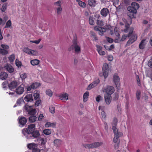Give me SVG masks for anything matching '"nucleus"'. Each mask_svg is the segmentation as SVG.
Returning <instances> with one entry per match:
<instances>
[{"label":"nucleus","mask_w":152,"mask_h":152,"mask_svg":"<svg viewBox=\"0 0 152 152\" xmlns=\"http://www.w3.org/2000/svg\"><path fill=\"white\" fill-rule=\"evenodd\" d=\"M74 49L76 53H79L80 52V47L77 44V42L75 40L73 42V44L71 46L70 49Z\"/></svg>","instance_id":"nucleus-7"},{"label":"nucleus","mask_w":152,"mask_h":152,"mask_svg":"<svg viewBox=\"0 0 152 152\" xmlns=\"http://www.w3.org/2000/svg\"><path fill=\"white\" fill-rule=\"evenodd\" d=\"M50 111L52 113H55V109L54 107H49Z\"/></svg>","instance_id":"nucleus-55"},{"label":"nucleus","mask_w":152,"mask_h":152,"mask_svg":"<svg viewBox=\"0 0 152 152\" xmlns=\"http://www.w3.org/2000/svg\"><path fill=\"white\" fill-rule=\"evenodd\" d=\"M146 44V39H143L142 40L140 43L139 47V48L141 49H144Z\"/></svg>","instance_id":"nucleus-26"},{"label":"nucleus","mask_w":152,"mask_h":152,"mask_svg":"<svg viewBox=\"0 0 152 152\" xmlns=\"http://www.w3.org/2000/svg\"><path fill=\"white\" fill-rule=\"evenodd\" d=\"M28 147L31 149L33 150L37 147V145L35 143H30L27 145Z\"/></svg>","instance_id":"nucleus-34"},{"label":"nucleus","mask_w":152,"mask_h":152,"mask_svg":"<svg viewBox=\"0 0 152 152\" xmlns=\"http://www.w3.org/2000/svg\"><path fill=\"white\" fill-rule=\"evenodd\" d=\"M120 24L122 26H122V28L124 27L125 28H124L123 30H122V31H124L125 32H128L129 28V25L125 24V25H124V24L122 22H120Z\"/></svg>","instance_id":"nucleus-27"},{"label":"nucleus","mask_w":152,"mask_h":152,"mask_svg":"<svg viewBox=\"0 0 152 152\" xmlns=\"http://www.w3.org/2000/svg\"><path fill=\"white\" fill-rule=\"evenodd\" d=\"M94 29L95 31H98L99 34L101 35H103L104 33L106 30V28L99 27L97 26L94 27Z\"/></svg>","instance_id":"nucleus-13"},{"label":"nucleus","mask_w":152,"mask_h":152,"mask_svg":"<svg viewBox=\"0 0 152 152\" xmlns=\"http://www.w3.org/2000/svg\"><path fill=\"white\" fill-rule=\"evenodd\" d=\"M7 4H4L1 8V11L2 12H4L7 9Z\"/></svg>","instance_id":"nucleus-52"},{"label":"nucleus","mask_w":152,"mask_h":152,"mask_svg":"<svg viewBox=\"0 0 152 152\" xmlns=\"http://www.w3.org/2000/svg\"><path fill=\"white\" fill-rule=\"evenodd\" d=\"M99 80L98 78H96L93 83H91L88 86L87 89L88 90H91V89L96 86L99 83Z\"/></svg>","instance_id":"nucleus-9"},{"label":"nucleus","mask_w":152,"mask_h":152,"mask_svg":"<svg viewBox=\"0 0 152 152\" xmlns=\"http://www.w3.org/2000/svg\"><path fill=\"white\" fill-rule=\"evenodd\" d=\"M53 143L56 146L59 147L62 144V141L60 139H56L54 140Z\"/></svg>","instance_id":"nucleus-25"},{"label":"nucleus","mask_w":152,"mask_h":152,"mask_svg":"<svg viewBox=\"0 0 152 152\" xmlns=\"http://www.w3.org/2000/svg\"><path fill=\"white\" fill-rule=\"evenodd\" d=\"M15 91L18 95L22 94L24 91V86L23 85H20L16 88Z\"/></svg>","instance_id":"nucleus-8"},{"label":"nucleus","mask_w":152,"mask_h":152,"mask_svg":"<svg viewBox=\"0 0 152 152\" xmlns=\"http://www.w3.org/2000/svg\"><path fill=\"white\" fill-rule=\"evenodd\" d=\"M131 5L132 7L135 8L136 10L138 9L139 7V4L135 2H132L131 4Z\"/></svg>","instance_id":"nucleus-39"},{"label":"nucleus","mask_w":152,"mask_h":152,"mask_svg":"<svg viewBox=\"0 0 152 152\" xmlns=\"http://www.w3.org/2000/svg\"><path fill=\"white\" fill-rule=\"evenodd\" d=\"M31 64L33 66L38 65L39 63V61L37 59L33 60L31 61Z\"/></svg>","instance_id":"nucleus-36"},{"label":"nucleus","mask_w":152,"mask_h":152,"mask_svg":"<svg viewBox=\"0 0 152 152\" xmlns=\"http://www.w3.org/2000/svg\"><path fill=\"white\" fill-rule=\"evenodd\" d=\"M9 59L10 62H13L15 59L14 55L12 54L9 57Z\"/></svg>","instance_id":"nucleus-49"},{"label":"nucleus","mask_w":152,"mask_h":152,"mask_svg":"<svg viewBox=\"0 0 152 152\" xmlns=\"http://www.w3.org/2000/svg\"><path fill=\"white\" fill-rule=\"evenodd\" d=\"M102 70L108 71V66L107 64L105 63L104 64L102 68Z\"/></svg>","instance_id":"nucleus-46"},{"label":"nucleus","mask_w":152,"mask_h":152,"mask_svg":"<svg viewBox=\"0 0 152 152\" xmlns=\"http://www.w3.org/2000/svg\"><path fill=\"white\" fill-rule=\"evenodd\" d=\"M148 65L149 66L152 68V58L148 61Z\"/></svg>","instance_id":"nucleus-63"},{"label":"nucleus","mask_w":152,"mask_h":152,"mask_svg":"<svg viewBox=\"0 0 152 152\" xmlns=\"http://www.w3.org/2000/svg\"><path fill=\"white\" fill-rule=\"evenodd\" d=\"M35 127V124H31L28 126V127L26 128L28 134H30L32 133V131L34 130Z\"/></svg>","instance_id":"nucleus-19"},{"label":"nucleus","mask_w":152,"mask_h":152,"mask_svg":"<svg viewBox=\"0 0 152 152\" xmlns=\"http://www.w3.org/2000/svg\"><path fill=\"white\" fill-rule=\"evenodd\" d=\"M96 24L97 25L101 26H103L104 25V23L103 21L100 20H97Z\"/></svg>","instance_id":"nucleus-44"},{"label":"nucleus","mask_w":152,"mask_h":152,"mask_svg":"<svg viewBox=\"0 0 152 152\" xmlns=\"http://www.w3.org/2000/svg\"><path fill=\"white\" fill-rule=\"evenodd\" d=\"M106 39L107 41L110 43H112L113 42V39L111 38H109L108 37H106Z\"/></svg>","instance_id":"nucleus-59"},{"label":"nucleus","mask_w":152,"mask_h":152,"mask_svg":"<svg viewBox=\"0 0 152 152\" xmlns=\"http://www.w3.org/2000/svg\"><path fill=\"white\" fill-rule=\"evenodd\" d=\"M89 94V93L88 92H86L84 94L83 97V100L84 102H86L87 101Z\"/></svg>","instance_id":"nucleus-29"},{"label":"nucleus","mask_w":152,"mask_h":152,"mask_svg":"<svg viewBox=\"0 0 152 152\" xmlns=\"http://www.w3.org/2000/svg\"><path fill=\"white\" fill-rule=\"evenodd\" d=\"M102 144V142H96L94 143L88 144H84L83 146L84 147L87 149L88 148H97Z\"/></svg>","instance_id":"nucleus-3"},{"label":"nucleus","mask_w":152,"mask_h":152,"mask_svg":"<svg viewBox=\"0 0 152 152\" xmlns=\"http://www.w3.org/2000/svg\"><path fill=\"white\" fill-rule=\"evenodd\" d=\"M102 91L105 93V94L111 95L115 91L114 88L111 86H107L104 87L102 88Z\"/></svg>","instance_id":"nucleus-2"},{"label":"nucleus","mask_w":152,"mask_h":152,"mask_svg":"<svg viewBox=\"0 0 152 152\" xmlns=\"http://www.w3.org/2000/svg\"><path fill=\"white\" fill-rule=\"evenodd\" d=\"M136 97L137 100L140 99L141 98V92L140 90H137L136 92Z\"/></svg>","instance_id":"nucleus-41"},{"label":"nucleus","mask_w":152,"mask_h":152,"mask_svg":"<svg viewBox=\"0 0 152 152\" xmlns=\"http://www.w3.org/2000/svg\"><path fill=\"white\" fill-rule=\"evenodd\" d=\"M25 109L28 114L30 115H34L36 113V110L32 106H29L26 105L25 106Z\"/></svg>","instance_id":"nucleus-6"},{"label":"nucleus","mask_w":152,"mask_h":152,"mask_svg":"<svg viewBox=\"0 0 152 152\" xmlns=\"http://www.w3.org/2000/svg\"><path fill=\"white\" fill-rule=\"evenodd\" d=\"M46 94L50 96H51L53 95V92L50 90H47L46 91Z\"/></svg>","instance_id":"nucleus-50"},{"label":"nucleus","mask_w":152,"mask_h":152,"mask_svg":"<svg viewBox=\"0 0 152 152\" xmlns=\"http://www.w3.org/2000/svg\"><path fill=\"white\" fill-rule=\"evenodd\" d=\"M8 53V50L4 49L2 48H0V54L5 55Z\"/></svg>","instance_id":"nucleus-35"},{"label":"nucleus","mask_w":152,"mask_h":152,"mask_svg":"<svg viewBox=\"0 0 152 152\" xmlns=\"http://www.w3.org/2000/svg\"><path fill=\"white\" fill-rule=\"evenodd\" d=\"M8 76L7 73L5 72H1L0 73V79L2 80H6Z\"/></svg>","instance_id":"nucleus-24"},{"label":"nucleus","mask_w":152,"mask_h":152,"mask_svg":"<svg viewBox=\"0 0 152 152\" xmlns=\"http://www.w3.org/2000/svg\"><path fill=\"white\" fill-rule=\"evenodd\" d=\"M1 46L2 48L6 50H8L9 48V46L7 45L2 44L1 45Z\"/></svg>","instance_id":"nucleus-47"},{"label":"nucleus","mask_w":152,"mask_h":152,"mask_svg":"<svg viewBox=\"0 0 152 152\" xmlns=\"http://www.w3.org/2000/svg\"><path fill=\"white\" fill-rule=\"evenodd\" d=\"M89 22L90 25H93L94 24V21L92 17H90L89 18Z\"/></svg>","instance_id":"nucleus-51"},{"label":"nucleus","mask_w":152,"mask_h":152,"mask_svg":"<svg viewBox=\"0 0 152 152\" xmlns=\"http://www.w3.org/2000/svg\"><path fill=\"white\" fill-rule=\"evenodd\" d=\"M38 140L41 142V144L42 145L45 144L47 141V138L45 137H39L38 139Z\"/></svg>","instance_id":"nucleus-31"},{"label":"nucleus","mask_w":152,"mask_h":152,"mask_svg":"<svg viewBox=\"0 0 152 152\" xmlns=\"http://www.w3.org/2000/svg\"><path fill=\"white\" fill-rule=\"evenodd\" d=\"M137 80L138 85L139 86H140L141 85V84L140 80L139 77L138 75L137 76Z\"/></svg>","instance_id":"nucleus-64"},{"label":"nucleus","mask_w":152,"mask_h":152,"mask_svg":"<svg viewBox=\"0 0 152 152\" xmlns=\"http://www.w3.org/2000/svg\"><path fill=\"white\" fill-rule=\"evenodd\" d=\"M98 53L100 55H104L105 54V52L103 51L102 50H99L98 51Z\"/></svg>","instance_id":"nucleus-58"},{"label":"nucleus","mask_w":152,"mask_h":152,"mask_svg":"<svg viewBox=\"0 0 152 152\" xmlns=\"http://www.w3.org/2000/svg\"><path fill=\"white\" fill-rule=\"evenodd\" d=\"M78 3L79 5L82 7L85 8L86 7V5L85 3L81 1H79Z\"/></svg>","instance_id":"nucleus-43"},{"label":"nucleus","mask_w":152,"mask_h":152,"mask_svg":"<svg viewBox=\"0 0 152 152\" xmlns=\"http://www.w3.org/2000/svg\"><path fill=\"white\" fill-rule=\"evenodd\" d=\"M119 138L118 137H116L115 136H114V137L113 139V142L115 143L117 142Z\"/></svg>","instance_id":"nucleus-62"},{"label":"nucleus","mask_w":152,"mask_h":152,"mask_svg":"<svg viewBox=\"0 0 152 152\" xmlns=\"http://www.w3.org/2000/svg\"><path fill=\"white\" fill-rule=\"evenodd\" d=\"M20 76L22 80H23L27 77V75L26 73H23L20 75Z\"/></svg>","instance_id":"nucleus-53"},{"label":"nucleus","mask_w":152,"mask_h":152,"mask_svg":"<svg viewBox=\"0 0 152 152\" xmlns=\"http://www.w3.org/2000/svg\"><path fill=\"white\" fill-rule=\"evenodd\" d=\"M7 82H3L2 84V86L3 88H5L7 87Z\"/></svg>","instance_id":"nucleus-61"},{"label":"nucleus","mask_w":152,"mask_h":152,"mask_svg":"<svg viewBox=\"0 0 152 152\" xmlns=\"http://www.w3.org/2000/svg\"><path fill=\"white\" fill-rule=\"evenodd\" d=\"M12 23L10 20H9L6 23L4 28H12Z\"/></svg>","instance_id":"nucleus-33"},{"label":"nucleus","mask_w":152,"mask_h":152,"mask_svg":"<svg viewBox=\"0 0 152 152\" xmlns=\"http://www.w3.org/2000/svg\"><path fill=\"white\" fill-rule=\"evenodd\" d=\"M23 51L31 56H36L38 55V52L37 50H33L28 48H24L23 49Z\"/></svg>","instance_id":"nucleus-4"},{"label":"nucleus","mask_w":152,"mask_h":152,"mask_svg":"<svg viewBox=\"0 0 152 152\" xmlns=\"http://www.w3.org/2000/svg\"><path fill=\"white\" fill-rule=\"evenodd\" d=\"M18 82L16 81H12L8 85L9 87L10 90L13 89L18 85Z\"/></svg>","instance_id":"nucleus-15"},{"label":"nucleus","mask_w":152,"mask_h":152,"mask_svg":"<svg viewBox=\"0 0 152 152\" xmlns=\"http://www.w3.org/2000/svg\"><path fill=\"white\" fill-rule=\"evenodd\" d=\"M62 3L60 1H58L54 3L58 15L60 14L62 12V9L61 6Z\"/></svg>","instance_id":"nucleus-5"},{"label":"nucleus","mask_w":152,"mask_h":152,"mask_svg":"<svg viewBox=\"0 0 152 152\" xmlns=\"http://www.w3.org/2000/svg\"><path fill=\"white\" fill-rule=\"evenodd\" d=\"M34 99H37L39 96V94L37 91H35L34 92Z\"/></svg>","instance_id":"nucleus-45"},{"label":"nucleus","mask_w":152,"mask_h":152,"mask_svg":"<svg viewBox=\"0 0 152 152\" xmlns=\"http://www.w3.org/2000/svg\"><path fill=\"white\" fill-rule=\"evenodd\" d=\"M132 31L129 32V34H128L127 36L126 35H123L121 39L120 38V35L119 34V32L117 31V29L116 28H114L115 34V39L114 41L115 43H118L120 42L121 41H124L128 37H129L130 36V34L132 33L133 29H132Z\"/></svg>","instance_id":"nucleus-1"},{"label":"nucleus","mask_w":152,"mask_h":152,"mask_svg":"<svg viewBox=\"0 0 152 152\" xmlns=\"http://www.w3.org/2000/svg\"><path fill=\"white\" fill-rule=\"evenodd\" d=\"M113 81L117 87L120 86V80L119 77L116 74H115L113 76Z\"/></svg>","instance_id":"nucleus-11"},{"label":"nucleus","mask_w":152,"mask_h":152,"mask_svg":"<svg viewBox=\"0 0 152 152\" xmlns=\"http://www.w3.org/2000/svg\"><path fill=\"white\" fill-rule=\"evenodd\" d=\"M107 58L108 61H111L113 60V58L112 55H109L107 56Z\"/></svg>","instance_id":"nucleus-56"},{"label":"nucleus","mask_w":152,"mask_h":152,"mask_svg":"<svg viewBox=\"0 0 152 152\" xmlns=\"http://www.w3.org/2000/svg\"><path fill=\"white\" fill-rule=\"evenodd\" d=\"M101 15L103 17H106L109 14L108 9L106 8H104L100 11Z\"/></svg>","instance_id":"nucleus-17"},{"label":"nucleus","mask_w":152,"mask_h":152,"mask_svg":"<svg viewBox=\"0 0 152 152\" xmlns=\"http://www.w3.org/2000/svg\"><path fill=\"white\" fill-rule=\"evenodd\" d=\"M102 98V96L100 95H99L96 97V101L97 102H99L100 101L101 99Z\"/></svg>","instance_id":"nucleus-60"},{"label":"nucleus","mask_w":152,"mask_h":152,"mask_svg":"<svg viewBox=\"0 0 152 152\" xmlns=\"http://www.w3.org/2000/svg\"><path fill=\"white\" fill-rule=\"evenodd\" d=\"M29 121L31 123L34 122L37 120V117L35 116L32 115L29 117Z\"/></svg>","instance_id":"nucleus-37"},{"label":"nucleus","mask_w":152,"mask_h":152,"mask_svg":"<svg viewBox=\"0 0 152 152\" xmlns=\"http://www.w3.org/2000/svg\"><path fill=\"white\" fill-rule=\"evenodd\" d=\"M60 99L63 100H67L68 99V95L66 93H64L59 96Z\"/></svg>","instance_id":"nucleus-21"},{"label":"nucleus","mask_w":152,"mask_h":152,"mask_svg":"<svg viewBox=\"0 0 152 152\" xmlns=\"http://www.w3.org/2000/svg\"><path fill=\"white\" fill-rule=\"evenodd\" d=\"M39 86L38 83H35L32 84L31 85L27 86L26 88L27 91H30L32 89H34L37 88Z\"/></svg>","instance_id":"nucleus-16"},{"label":"nucleus","mask_w":152,"mask_h":152,"mask_svg":"<svg viewBox=\"0 0 152 152\" xmlns=\"http://www.w3.org/2000/svg\"><path fill=\"white\" fill-rule=\"evenodd\" d=\"M24 100L27 102H31L33 100L32 94L27 95L24 98Z\"/></svg>","instance_id":"nucleus-20"},{"label":"nucleus","mask_w":152,"mask_h":152,"mask_svg":"<svg viewBox=\"0 0 152 152\" xmlns=\"http://www.w3.org/2000/svg\"><path fill=\"white\" fill-rule=\"evenodd\" d=\"M88 4L91 7H94L96 4V0H89Z\"/></svg>","instance_id":"nucleus-30"},{"label":"nucleus","mask_w":152,"mask_h":152,"mask_svg":"<svg viewBox=\"0 0 152 152\" xmlns=\"http://www.w3.org/2000/svg\"><path fill=\"white\" fill-rule=\"evenodd\" d=\"M137 36L136 35H132L129 40L127 42L126 45H129L134 42L137 39Z\"/></svg>","instance_id":"nucleus-18"},{"label":"nucleus","mask_w":152,"mask_h":152,"mask_svg":"<svg viewBox=\"0 0 152 152\" xmlns=\"http://www.w3.org/2000/svg\"><path fill=\"white\" fill-rule=\"evenodd\" d=\"M127 10L129 12L127 13L128 16L130 17H131L133 16L134 14L136 13L137 12L136 10L132 7L129 6L127 8Z\"/></svg>","instance_id":"nucleus-10"},{"label":"nucleus","mask_w":152,"mask_h":152,"mask_svg":"<svg viewBox=\"0 0 152 152\" xmlns=\"http://www.w3.org/2000/svg\"><path fill=\"white\" fill-rule=\"evenodd\" d=\"M45 127L47 128L49 127L54 128L56 126V123H50V122H48L45 124Z\"/></svg>","instance_id":"nucleus-28"},{"label":"nucleus","mask_w":152,"mask_h":152,"mask_svg":"<svg viewBox=\"0 0 152 152\" xmlns=\"http://www.w3.org/2000/svg\"><path fill=\"white\" fill-rule=\"evenodd\" d=\"M108 71L103 70V74H99V75L100 76H102V75L104 76L105 78H106L108 75Z\"/></svg>","instance_id":"nucleus-38"},{"label":"nucleus","mask_w":152,"mask_h":152,"mask_svg":"<svg viewBox=\"0 0 152 152\" xmlns=\"http://www.w3.org/2000/svg\"><path fill=\"white\" fill-rule=\"evenodd\" d=\"M32 137L34 138L38 137L40 135L39 132L37 130L33 132L32 133Z\"/></svg>","instance_id":"nucleus-32"},{"label":"nucleus","mask_w":152,"mask_h":152,"mask_svg":"<svg viewBox=\"0 0 152 152\" xmlns=\"http://www.w3.org/2000/svg\"><path fill=\"white\" fill-rule=\"evenodd\" d=\"M15 64L18 67L20 66L21 65V62L17 60H16L15 61Z\"/></svg>","instance_id":"nucleus-57"},{"label":"nucleus","mask_w":152,"mask_h":152,"mask_svg":"<svg viewBox=\"0 0 152 152\" xmlns=\"http://www.w3.org/2000/svg\"><path fill=\"white\" fill-rule=\"evenodd\" d=\"M19 123L22 125L24 126L27 122L26 119L24 117H19Z\"/></svg>","instance_id":"nucleus-23"},{"label":"nucleus","mask_w":152,"mask_h":152,"mask_svg":"<svg viewBox=\"0 0 152 152\" xmlns=\"http://www.w3.org/2000/svg\"><path fill=\"white\" fill-rule=\"evenodd\" d=\"M104 97L106 104L108 105L109 104L111 101L112 97L111 95L104 94Z\"/></svg>","instance_id":"nucleus-14"},{"label":"nucleus","mask_w":152,"mask_h":152,"mask_svg":"<svg viewBox=\"0 0 152 152\" xmlns=\"http://www.w3.org/2000/svg\"><path fill=\"white\" fill-rule=\"evenodd\" d=\"M43 133L46 135H49L51 134V131L50 129H46L43 130Z\"/></svg>","instance_id":"nucleus-40"},{"label":"nucleus","mask_w":152,"mask_h":152,"mask_svg":"<svg viewBox=\"0 0 152 152\" xmlns=\"http://www.w3.org/2000/svg\"><path fill=\"white\" fill-rule=\"evenodd\" d=\"M4 68L10 72H12L14 71V69L12 67L10 64H7L4 66Z\"/></svg>","instance_id":"nucleus-22"},{"label":"nucleus","mask_w":152,"mask_h":152,"mask_svg":"<svg viewBox=\"0 0 152 152\" xmlns=\"http://www.w3.org/2000/svg\"><path fill=\"white\" fill-rule=\"evenodd\" d=\"M22 132L24 135H27L28 136L29 135V134L28 133V132L27 131V129H23L22 131Z\"/></svg>","instance_id":"nucleus-54"},{"label":"nucleus","mask_w":152,"mask_h":152,"mask_svg":"<svg viewBox=\"0 0 152 152\" xmlns=\"http://www.w3.org/2000/svg\"><path fill=\"white\" fill-rule=\"evenodd\" d=\"M41 39H39L37 40H36L34 41L31 40L30 42L31 43H35L36 44H38L41 41Z\"/></svg>","instance_id":"nucleus-48"},{"label":"nucleus","mask_w":152,"mask_h":152,"mask_svg":"<svg viewBox=\"0 0 152 152\" xmlns=\"http://www.w3.org/2000/svg\"><path fill=\"white\" fill-rule=\"evenodd\" d=\"M112 129L113 131V132L115 136L119 138V137L122 136L123 133L120 132L118 131L116 127L113 126L112 127Z\"/></svg>","instance_id":"nucleus-12"},{"label":"nucleus","mask_w":152,"mask_h":152,"mask_svg":"<svg viewBox=\"0 0 152 152\" xmlns=\"http://www.w3.org/2000/svg\"><path fill=\"white\" fill-rule=\"evenodd\" d=\"M118 123V119L115 118H114L112 123V127L113 126L116 127Z\"/></svg>","instance_id":"nucleus-42"}]
</instances>
